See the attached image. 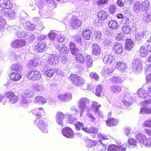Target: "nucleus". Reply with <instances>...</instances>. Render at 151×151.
<instances>
[{"mask_svg": "<svg viewBox=\"0 0 151 151\" xmlns=\"http://www.w3.org/2000/svg\"><path fill=\"white\" fill-rule=\"evenodd\" d=\"M32 114L36 117L34 124H35L44 133H47L48 130L47 129V120L45 119H40L42 114L45 113L44 109L42 107L35 108L31 111Z\"/></svg>", "mask_w": 151, "mask_h": 151, "instance_id": "f257e3e1", "label": "nucleus"}, {"mask_svg": "<svg viewBox=\"0 0 151 151\" xmlns=\"http://www.w3.org/2000/svg\"><path fill=\"white\" fill-rule=\"evenodd\" d=\"M135 137L141 147H151V137L147 138L146 136L140 133L137 134Z\"/></svg>", "mask_w": 151, "mask_h": 151, "instance_id": "f03ea898", "label": "nucleus"}, {"mask_svg": "<svg viewBox=\"0 0 151 151\" xmlns=\"http://www.w3.org/2000/svg\"><path fill=\"white\" fill-rule=\"evenodd\" d=\"M69 78L73 83L76 86L81 87L85 84L84 79L77 74H71Z\"/></svg>", "mask_w": 151, "mask_h": 151, "instance_id": "7ed1b4c3", "label": "nucleus"}, {"mask_svg": "<svg viewBox=\"0 0 151 151\" xmlns=\"http://www.w3.org/2000/svg\"><path fill=\"white\" fill-rule=\"evenodd\" d=\"M26 76L29 80L35 81L40 79L41 74L40 72L37 70H29L27 72Z\"/></svg>", "mask_w": 151, "mask_h": 151, "instance_id": "20e7f679", "label": "nucleus"}, {"mask_svg": "<svg viewBox=\"0 0 151 151\" xmlns=\"http://www.w3.org/2000/svg\"><path fill=\"white\" fill-rule=\"evenodd\" d=\"M82 24V21L75 16H73L69 24L70 27L73 29H75L81 26Z\"/></svg>", "mask_w": 151, "mask_h": 151, "instance_id": "39448f33", "label": "nucleus"}, {"mask_svg": "<svg viewBox=\"0 0 151 151\" xmlns=\"http://www.w3.org/2000/svg\"><path fill=\"white\" fill-rule=\"evenodd\" d=\"M89 102V100L87 98L82 97L79 99L78 102V104L81 114H82L83 113L84 110L86 108V104L88 103Z\"/></svg>", "mask_w": 151, "mask_h": 151, "instance_id": "423d86ee", "label": "nucleus"}, {"mask_svg": "<svg viewBox=\"0 0 151 151\" xmlns=\"http://www.w3.org/2000/svg\"><path fill=\"white\" fill-rule=\"evenodd\" d=\"M5 96L8 99L9 102L11 104H15L19 100L18 96L12 91L6 92L5 93Z\"/></svg>", "mask_w": 151, "mask_h": 151, "instance_id": "0eeeda50", "label": "nucleus"}, {"mask_svg": "<svg viewBox=\"0 0 151 151\" xmlns=\"http://www.w3.org/2000/svg\"><path fill=\"white\" fill-rule=\"evenodd\" d=\"M26 44L25 40L18 39L14 40L11 44V46L15 48H21Z\"/></svg>", "mask_w": 151, "mask_h": 151, "instance_id": "6e6552de", "label": "nucleus"}, {"mask_svg": "<svg viewBox=\"0 0 151 151\" xmlns=\"http://www.w3.org/2000/svg\"><path fill=\"white\" fill-rule=\"evenodd\" d=\"M62 133L65 137L68 138H73L74 134L73 130L71 128L68 127L64 128Z\"/></svg>", "mask_w": 151, "mask_h": 151, "instance_id": "1a4fd4ad", "label": "nucleus"}, {"mask_svg": "<svg viewBox=\"0 0 151 151\" xmlns=\"http://www.w3.org/2000/svg\"><path fill=\"white\" fill-rule=\"evenodd\" d=\"M112 50L115 53L117 54H120L123 51V46L121 43L116 42L114 44L112 47Z\"/></svg>", "mask_w": 151, "mask_h": 151, "instance_id": "9d476101", "label": "nucleus"}, {"mask_svg": "<svg viewBox=\"0 0 151 151\" xmlns=\"http://www.w3.org/2000/svg\"><path fill=\"white\" fill-rule=\"evenodd\" d=\"M46 45L45 42L40 41L38 42L35 47V50L38 52H42L46 49Z\"/></svg>", "mask_w": 151, "mask_h": 151, "instance_id": "9b49d317", "label": "nucleus"}, {"mask_svg": "<svg viewBox=\"0 0 151 151\" xmlns=\"http://www.w3.org/2000/svg\"><path fill=\"white\" fill-rule=\"evenodd\" d=\"M13 4L9 0H0V6L4 8V11L7 8L12 7Z\"/></svg>", "mask_w": 151, "mask_h": 151, "instance_id": "f8f14e48", "label": "nucleus"}, {"mask_svg": "<svg viewBox=\"0 0 151 151\" xmlns=\"http://www.w3.org/2000/svg\"><path fill=\"white\" fill-rule=\"evenodd\" d=\"M101 49L97 44L94 43L92 45L91 53L95 56L99 55L101 53Z\"/></svg>", "mask_w": 151, "mask_h": 151, "instance_id": "ddd939ff", "label": "nucleus"}, {"mask_svg": "<svg viewBox=\"0 0 151 151\" xmlns=\"http://www.w3.org/2000/svg\"><path fill=\"white\" fill-rule=\"evenodd\" d=\"M122 85L121 84L111 85L110 87V91L112 93L117 94L122 90Z\"/></svg>", "mask_w": 151, "mask_h": 151, "instance_id": "4468645a", "label": "nucleus"}, {"mask_svg": "<svg viewBox=\"0 0 151 151\" xmlns=\"http://www.w3.org/2000/svg\"><path fill=\"white\" fill-rule=\"evenodd\" d=\"M116 68L121 72H124L127 68L126 64L122 61L117 62L115 64Z\"/></svg>", "mask_w": 151, "mask_h": 151, "instance_id": "2eb2a0df", "label": "nucleus"}, {"mask_svg": "<svg viewBox=\"0 0 151 151\" xmlns=\"http://www.w3.org/2000/svg\"><path fill=\"white\" fill-rule=\"evenodd\" d=\"M97 16L99 20L104 21L107 18L108 14L106 11L101 10L98 12Z\"/></svg>", "mask_w": 151, "mask_h": 151, "instance_id": "dca6fc26", "label": "nucleus"}, {"mask_svg": "<svg viewBox=\"0 0 151 151\" xmlns=\"http://www.w3.org/2000/svg\"><path fill=\"white\" fill-rule=\"evenodd\" d=\"M148 46L147 45H143L140 48L139 54L141 57H145L147 56L149 52Z\"/></svg>", "mask_w": 151, "mask_h": 151, "instance_id": "f3484780", "label": "nucleus"}, {"mask_svg": "<svg viewBox=\"0 0 151 151\" xmlns=\"http://www.w3.org/2000/svg\"><path fill=\"white\" fill-rule=\"evenodd\" d=\"M56 47L60 52L61 53L67 54L69 52L68 48L64 44H60L56 46Z\"/></svg>", "mask_w": 151, "mask_h": 151, "instance_id": "a211bd4d", "label": "nucleus"}, {"mask_svg": "<svg viewBox=\"0 0 151 151\" xmlns=\"http://www.w3.org/2000/svg\"><path fill=\"white\" fill-rule=\"evenodd\" d=\"M91 34V31L89 29H86L83 30L81 33V35L86 40L90 39Z\"/></svg>", "mask_w": 151, "mask_h": 151, "instance_id": "6ab92c4d", "label": "nucleus"}, {"mask_svg": "<svg viewBox=\"0 0 151 151\" xmlns=\"http://www.w3.org/2000/svg\"><path fill=\"white\" fill-rule=\"evenodd\" d=\"M10 79L13 81H17L22 78V75L19 73L13 72L10 73L9 75Z\"/></svg>", "mask_w": 151, "mask_h": 151, "instance_id": "aec40b11", "label": "nucleus"}, {"mask_svg": "<svg viewBox=\"0 0 151 151\" xmlns=\"http://www.w3.org/2000/svg\"><path fill=\"white\" fill-rule=\"evenodd\" d=\"M106 124L109 127H114L118 124V121L115 119L111 118L108 119L106 121Z\"/></svg>", "mask_w": 151, "mask_h": 151, "instance_id": "412c9836", "label": "nucleus"}, {"mask_svg": "<svg viewBox=\"0 0 151 151\" xmlns=\"http://www.w3.org/2000/svg\"><path fill=\"white\" fill-rule=\"evenodd\" d=\"M64 116V114L61 112H58L56 114L55 117L56 122L61 126L63 125L62 121Z\"/></svg>", "mask_w": 151, "mask_h": 151, "instance_id": "4be33fe9", "label": "nucleus"}, {"mask_svg": "<svg viewBox=\"0 0 151 151\" xmlns=\"http://www.w3.org/2000/svg\"><path fill=\"white\" fill-rule=\"evenodd\" d=\"M55 72V70L52 68L48 67L46 68L44 73L47 76L51 78L54 76Z\"/></svg>", "mask_w": 151, "mask_h": 151, "instance_id": "5701e85b", "label": "nucleus"}, {"mask_svg": "<svg viewBox=\"0 0 151 151\" xmlns=\"http://www.w3.org/2000/svg\"><path fill=\"white\" fill-rule=\"evenodd\" d=\"M75 60L77 63L83 64L85 61L86 57L81 53H78L76 55Z\"/></svg>", "mask_w": 151, "mask_h": 151, "instance_id": "b1692460", "label": "nucleus"}, {"mask_svg": "<svg viewBox=\"0 0 151 151\" xmlns=\"http://www.w3.org/2000/svg\"><path fill=\"white\" fill-rule=\"evenodd\" d=\"M137 94L139 97L144 99L147 98L150 96L147 90H144L142 89H139L137 91Z\"/></svg>", "mask_w": 151, "mask_h": 151, "instance_id": "393cba45", "label": "nucleus"}, {"mask_svg": "<svg viewBox=\"0 0 151 151\" xmlns=\"http://www.w3.org/2000/svg\"><path fill=\"white\" fill-rule=\"evenodd\" d=\"M82 130L88 134L96 133L98 132V131L97 128L92 127L89 128L84 127L82 128Z\"/></svg>", "mask_w": 151, "mask_h": 151, "instance_id": "a878e982", "label": "nucleus"}, {"mask_svg": "<svg viewBox=\"0 0 151 151\" xmlns=\"http://www.w3.org/2000/svg\"><path fill=\"white\" fill-rule=\"evenodd\" d=\"M114 60V57L111 54L106 55L103 60V62L105 64H109L112 62Z\"/></svg>", "mask_w": 151, "mask_h": 151, "instance_id": "bb28decb", "label": "nucleus"}, {"mask_svg": "<svg viewBox=\"0 0 151 151\" xmlns=\"http://www.w3.org/2000/svg\"><path fill=\"white\" fill-rule=\"evenodd\" d=\"M109 27L111 29H117L119 27V24L116 21L113 19L110 20L108 23Z\"/></svg>", "mask_w": 151, "mask_h": 151, "instance_id": "cd10ccee", "label": "nucleus"}, {"mask_svg": "<svg viewBox=\"0 0 151 151\" xmlns=\"http://www.w3.org/2000/svg\"><path fill=\"white\" fill-rule=\"evenodd\" d=\"M12 8H7L6 10H7L4 11L6 14L8 16V17L10 19H12L15 17V14L14 11L11 9Z\"/></svg>", "mask_w": 151, "mask_h": 151, "instance_id": "c85d7f7f", "label": "nucleus"}, {"mask_svg": "<svg viewBox=\"0 0 151 151\" xmlns=\"http://www.w3.org/2000/svg\"><path fill=\"white\" fill-rule=\"evenodd\" d=\"M134 43L132 40L130 38L126 40L125 42V48L128 50H130L133 47Z\"/></svg>", "mask_w": 151, "mask_h": 151, "instance_id": "c756f323", "label": "nucleus"}, {"mask_svg": "<svg viewBox=\"0 0 151 151\" xmlns=\"http://www.w3.org/2000/svg\"><path fill=\"white\" fill-rule=\"evenodd\" d=\"M34 101L36 104H44L46 102L47 99L42 96H37L35 97Z\"/></svg>", "mask_w": 151, "mask_h": 151, "instance_id": "7c9ffc66", "label": "nucleus"}, {"mask_svg": "<svg viewBox=\"0 0 151 151\" xmlns=\"http://www.w3.org/2000/svg\"><path fill=\"white\" fill-rule=\"evenodd\" d=\"M24 26L25 29L28 31H33L36 29L35 26L29 22H26Z\"/></svg>", "mask_w": 151, "mask_h": 151, "instance_id": "2f4dec72", "label": "nucleus"}, {"mask_svg": "<svg viewBox=\"0 0 151 151\" xmlns=\"http://www.w3.org/2000/svg\"><path fill=\"white\" fill-rule=\"evenodd\" d=\"M95 93L96 96L99 97L102 96L104 95L103 89L101 85H99L96 86Z\"/></svg>", "mask_w": 151, "mask_h": 151, "instance_id": "473e14b6", "label": "nucleus"}, {"mask_svg": "<svg viewBox=\"0 0 151 151\" xmlns=\"http://www.w3.org/2000/svg\"><path fill=\"white\" fill-rule=\"evenodd\" d=\"M101 105L98 104V103L96 101H93L92 102L91 109L93 111L96 113L98 111L99 107H100Z\"/></svg>", "mask_w": 151, "mask_h": 151, "instance_id": "72a5a7b5", "label": "nucleus"}, {"mask_svg": "<svg viewBox=\"0 0 151 151\" xmlns=\"http://www.w3.org/2000/svg\"><path fill=\"white\" fill-rule=\"evenodd\" d=\"M86 67L89 68L92 66L93 64V60L91 57L89 55H87L86 57Z\"/></svg>", "mask_w": 151, "mask_h": 151, "instance_id": "f704fd0d", "label": "nucleus"}, {"mask_svg": "<svg viewBox=\"0 0 151 151\" xmlns=\"http://www.w3.org/2000/svg\"><path fill=\"white\" fill-rule=\"evenodd\" d=\"M24 94L25 97L30 98L34 96V92L30 89H27L25 91Z\"/></svg>", "mask_w": 151, "mask_h": 151, "instance_id": "c9c22d12", "label": "nucleus"}, {"mask_svg": "<svg viewBox=\"0 0 151 151\" xmlns=\"http://www.w3.org/2000/svg\"><path fill=\"white\" fill-rule=\"evenodd\" d=\"M48 62L51 65H54L56 64L57 60L55 59V55L53 54L50 55L49 57Z\"/></svg>", "mask_w": 151, "mask_h": 151, "instance_id": "e433bc0d", "label": "nucleus"}, {"mask_svg": "<svg viewBox=\"0 0 151 151\" xmlns=\"http://www.w3.org/2000/svg\"><path fill=\"white\" fill-rule=\"evenodd\" d=\"M122 29L124 33L127 35L131 32V28L129 25L124 26L122 27Z\"/></svg>", "mask_w": 151, "mask_h": 151, "instance_id": "4c0bfd02", "label": "nucleus"}, {"mask_svg": "<svg viewBox=\"0 0 151 151\" xmlns=\"http://www.w3.org/2000/svg\"><path fill=\"white\" fill-rule=\"evenodd\" d=\"M26 97L23 96L21 99L20 101V105L21 107H25L27 105L28 103V101L25 98Z\"/></svg>", "mask_w": 151, "mask_h": 151, "instance_id": "58836bf2", "label": "nucleus"}, {"mask_svg": "<svg viewBox=\"0 0 151 151\" xmlns=\"http://www.w3.org/2000/svg\"><path fill=\"white\" fill-rule=\"evenodd\" d=\"M128 143L130 146L135 147L137 145V141L133 138H130L128 140Z\"/></svg>", "mask_w": 151, "mask_h": 151, "instance_id": "ea45409f", "label": "nucleus"}, {"mask_svg": "<svg viewBox=\"0 0 151 151\" xmlns=\"http://www.w3.org/2000/svg\"><path fill=\"white\" fill-rule=\"evenodd\" d=\"M86 145L87 147H91L95 146V142L91 139H88L86 141Z\"/></svg>", "mask_w": 151, "mask_h": 151, "instance_id": "a19ab883", "label": "nucleus"}, {"mask_svg": "<svg viewBox=\"0 0 151 151\" xmlns=\"http://www.w3.org/2000/svg\"><path fill=\"white\" fill-rule=\"evenodd\" d=\"M141 4L139 2H136L134 4L133 9L136 12H139L140 9Z\"/></svg>", "mask_w": 151, "mask_h": 151, "instance_id": "79ce46f5", "label": "nucleus"}, {"mask_svg": "<svg viewBox=\"0 0 151 151\" xmlns=\"http://www.w3.org/2000/svg\"><path fill=\"white\" fill-rule=\"evenodd\" d=\"M11 71H18L20 69L19 66L17 64H14L12 65L10 67Z\"/></svg>", "mask_w": 151, "mask_h": 151, "instance_id": "37998d69", "label": "nucleus"}, {"mask_svg": "<svg viewBox=\"0 0 151 151\" xmlns=\"http://www.w3.org/2000/svg\"><path fill=\"white\" fill-rule=\"evenodd\" d=\"M149 6V2L147 1H145L143 2L141 5L142 11L147 10Z\"/></svg>", "mask_w": 151, "mask_h": 151, "instance_id": "c03bdc74", "label": "nucleus"}, {"mask_svg": "<svg viewBox=\"0 0 151 151\" xmlns=\"http://www.w3.org/2000/svg\"><path fill=\"white\" fill-rule=\"evenodd\" d=\"M108 151H118V146L115 145H109L108 149Z\"/></svg>", "mask_w": 151, "mask_h": 151, "instance_id": "a18cd8bd", "label": "nucleus"}, {"mask_svg": "<svg viewBox=\"0 0 151 151\" xmlns=\"http://www.w3.org/2000/svg\"><path fill=\"white\" fill-rule=\"evenodd\" d=\"M74 125L76 129L78 130H80L81 128H84L83 127L84 126L83 124L82 123L79 122H76Z\"/></svg>", "mask_w": 151, "mask_h": 151, "instance_id": "49530a36", "label": "nucleus"}, {"mask_svg": "<svg viewBox=\"0 0 151 151\" xmlns=\"http://www.w3.org/2000/svg\"><path fill=\"white\" fill-rule=\"evenodd\" d=\"M49 38L52 40H54L56 37L57 35L53 31H51L48 35Z\"/></svg>", "mask_w": 151, "mask_h": 151, "instance_id": "de8ad7c7", "label": "nucleus"}, {"mask_svg": "<svg viewBox=\"0 0 151 151\" xmlns=\"http://www.w3.org/2000/svg\"><path fill=\"white\" fill-rule=\"evenodd\" d=\"M123 34L122 33H117L115 39L117 41H121L124 38Z\"/></svg>", "mask_w": 151, "mask_h": 151, "instance_id": "09e8293b", "label": "nucleus"}, {"mask_svg": "<svg viewBox=\"0 0 151 151\" xmlns=\"http://www.w3.org/2000/svg\"><path fill=\"white\" fill-rule=\"evenodd\" d=\"M110 82L113 83H118L120 82V80L119 77L114 76L110 79Z\"/></svg>", "mask_w": 151, "mask_h": 151, "instance_id": "8fccbe9b", "label": "nucleus"}, {"mask_svg": "<svg viewBox=\"0 0 151 151\" xmlns=\"http://www.w3.org/2000/svg\"><path fill=\"white\" fill-rule=\"evenodd\" d=\"M113 72V70L111 69H109L108 68H104L103 69L102 71V73L103 75H108Z\"/></svg>", "mask_w": 151, "mask_h": 151, "instance_id": "3c124183", "label": "nucleus"}, {"mask_svg": "<svg viewBox=\"0 0 151 151\" xmlns=\"http://www.w3.org/2000/svg\"><path fill=\"white\" fill-rule=\"evenodd\" d=\"M140 113L144 112L147 114H150L151 113V109H148L146 107L142 108L141 109Z\"/></svg>", "mask_w": 151, "mask_h": 151, "instance_id": "603ef678", "label": "nucleus"}, {"mask_svg": "<svg viewBox=\"0 0 151 151\" xmlns=\"http://www.w3.org/2000/svg\"><path fill=\"white\" fill-rule=\"evenodd\" d=\"M142 126L144 127H151V120L145 121L142 124Z\"/></svg>", "mask_w": 151, "mask_h": 151, "instance_id": "864d4df0", "label": "nucleus"}, {"mask_svg": "<svg viewBox=\"0 0 151 151\" xmlns=\"http://www.w3.org/2000/svg\"><path fill=\"white\" fill-rule=\"evenodd\" d=\"M89 76L91 78H93L97 81L99 79V76L96 73L91 72L90 73Z\"/></svg>", "mask_w": 151, "mask_h": 151, "instance_id": "5fc2aeb1", "label": "nucleus"}, {"mask_svg": "<svg viewBox=\"0 0 151 151\" xmlns=\"http://www.w3.org/2000/svg\"><path fill=\"white\" fill-rule=\"evenodd\" d=\"M100 138L101 139L103 140H108L111 138V137L109 134L106 135L103 134L100 136Z\"/></svg>", "mask_w": 151, "mask_h": 151, "instance_id": "6e6d98bb", "label": "nucleus"}, {"mask_svg": "<svg viewBox=\"0 0 151 151\" xmlns=\"http://www.w3.org/2000/svg\"><path fill=\"white\" fill-rule=\"evenodd\" d=\"M6 24V22L5 19L0 17V28L3 27Z\"/></svg>", "mask_w": 151, "mask_h": 151, "instance_id": "4d7b16f0", "label": "nucleus"}, {"mask_svg": "<svg viewBox=\"0 0 151 151\" xmlns=\"http://www.w3.org/2000/svg\"><path fill=\"white\" fill-rule=\"evenodd\" d=\"M142 66V63L139 62V60L136 61L134 65V68L137 70L139 68H141Z\"/></svg>", "mask_w": 151, "mask_h": 151, "instance_id": "13d9d810", "label": "nucleus"}, {"mask_svg": "<svg viewBox=\"0 0 151 151\" xmlns=\"http://www.w3.org/2000/svg\"><path fill=\"white\" fill-rule=\"evenodd\" d=\"M108 1V0H97L96 3L98 5H100L107 4Z\"/></svg>", "mask_w": 151, "mask_h": 151, "instance_id": "bf43d9fd", "label": "nucleus"}, {"mask_svg": "<svg viewBox=\"0 0 151 151\" xmlns=\"http://www.w3.org/2000/svg\"><path fill=\"white\" fill-rule=\"evenodd\" d=\"M26 33L24 32H19L17 33V35L19 37H24L26 36L27 35Z\"/></svg>", "mask_w": 151, "mask_h": 151, "instance_id": "052dcab7", "label": "nucleus"}, {"mask_svg": "<svg viewBox=\"0 0 151 151\" xmlns=\"http://www.w3.org/2000/svg\"><path fill=\"white\" fill-rule=\"evenodd\" d=\"M72 94L65 93V101H70L72 99Z\"/></svg>", "mask_w": 151, "mask_h": 151, "instance_id": "680f3d73", "label": "nucleus"}, {"mask_svg": "<svg viewBox=\"0 0 151 151\" xmlns=\"http://www.w3.org/2000/svg\"><path fill=\"white\" fill-rule=\"evenodd\" d=\"M71 53L73 55H77V53H78L79 52V50L78 49L75 48L70 50Z\"/></svg>", "mask_w": 151, "mask_h": 151, "instance_id": "e2e57ef3", "label": "nucleus"}, {"mask_svg": "<svg viewBox=\"0 0 151 151\" xmlns=\"http://www.w3.org/2000/svg\"><path fill=\"white\" fill-rule=\"evenodd\" d=\"M122 23L124 24H128L129 22V19L127 17H125L122 20Z\"/></svg>", "mask_w": 151, "mask_h": 151, "instance_id": "0e129e2a", "label": "nucleus"}, {"mask_svg": "<svg viewBox=\"0 0 151 151\" xmlns=\"http://www.w3.org/2000/svg\"><path fill=\"white\" fill-rule=\"evenodd\" d=\"M65 93L63 94H59L58 96V99L64 102L65 101Z\"/></svg>", "mask_w": 151, "mask_h": 151, "instance_id": "69168bd1", "label": "nucleus"}, {"mask_svg": "<svg viewBox=\"0 0 151 151\" xmlns=\"http://www.w3.org/2000/svg\"><path fill=\"white\" fill-rule=\"evenodd\" d=\"M57 40L58 42H62L65 40V38L63 36H58V37Z\"/></svg>", "mask_w": 151, "mask_h": 151, "instance_id": "338daca9", "label": "nucleus"}, {"mask_svg": "<svg viewBox=\"0 0 151 151\" xmlns=\"http://www.w3.org/2000/svg\"><path fill=\"white\" fill-rule=\"evenodd\" d=\"M126 147L123 145L118 146V151H126Z\"/></svg>", "mask_w": 151, "mask_h": 151, "instance_id": "774afa93", "label": "nucleus"}]
</instances>
